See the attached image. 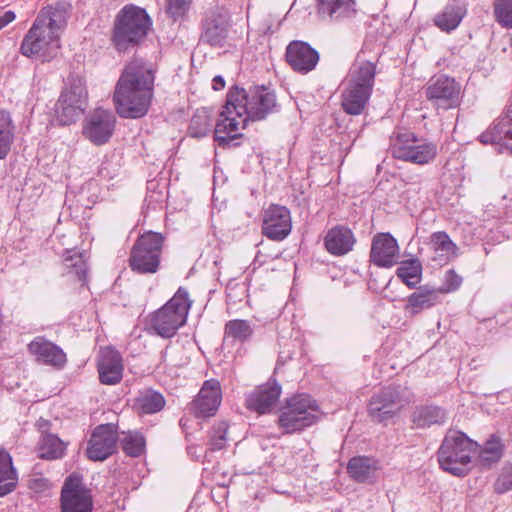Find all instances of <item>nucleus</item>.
I'll return each mask as SVG.
<instances>
[{
  "instance_id": "obj_29",
  "label": "nucleus",
  "mask_w": 512,
  "mask_h": 512,
  "mask_svg": "<svg viewBox=\"0 0 512 512\" xmlns=\"http://www.w3.org/2000/svg\"><path fill=\"white\" fill-rule=\"evenodd\" d=\"M465 14L464 5L458 1H453L435 15L434 23L440 30L450 32L459 26Z\"/></svg>"
},
{
  "instance_id": "obj_35",
  "label": "nucleus",
  "mask_w": 512,
  "mask_h": 512,
  "mask_svg": "<svg viewBox=\"0 0 512 512\" xmlns=\"http://www.w3.org/2000/svg\"><path fill=\"white\" fill-rule=\"evenodd\" d=\"M66 273L75 276L80 281L86 280L87 263L84 255L75 250H67L63 258Z\"/></svg>"
},
{
  "instance_id": "obj_24",
  "label": "nucleus",
  "mask_w": 512,
  "mask_h": 512,
  "mask_svg": "<svg viewBox=\"0 0 512 512\" xmlns=\"http://www.w3.org/2000/svg\"><path fill=\"white\" fill-rule=\"evenodd\" d=\"M286 60L295 71L305 74L316 67L319 54L306 42L296 40L287 46Z\"/></svg>"
},
{
  "instance_id": "obj_39",
  "label": "nucleus",
  "mask_w": 512,
  "mask_h": 512,
  "mask_svg": "<svg viewBox=\"0 0 512 512\" xmlns=\"http://www.w3.org/2000/svg\"><path fill=\"white\" fill-rule=\"evenodd\" d=\"M212 123L209 111L205 108L199 109L191 119L189 133L195 138L206 136L212 127Z\"/></svg>"
},
{
  "instance_id": "obj_50",
  "label": "nucleus",
  "mask_w": 512,
  "mask_h": 512,
  "mask_svg": "<svg viewBox=\"0 0 512 512\" xmlns=\"http://www.w3.org/2000/svg\"><path fill=\"white\" fill-rule=\"evenodd\" d=\"M213 89L218 91L225 87V81L221 76H215L213 78Z\"/></svg>"
},
{
  "instance_id": "obj_3",
  "label": "nucleus",
  "mask_w": 512,
  "mask_h": 512,
  "mask_svg": "<svg viewBox=\"0 0 512 512\" xmlns=\"http://www.w3.org/2000/svg\"><path fill=\"white\" fill-rule=\"evenodd\" d=\"M65 5L48 6L41 10L24 36L20 53L28 58L48 62L57 56L61 47L60 37L66 26Z\"/></svg>"
},
{
  "instance_id": "obj_4",
  "label": "nucleus",
  "mask_w": 512,
  "mask_h": 512,
  "mask_svg": "<svg viewBox=\"0 0 512 512\" xmlns=\"http://www.w3.org/2000/svg\"><path fill=\"white\" fill-rule=\"evenodd\" d=\"M376 67L370 61L357 60L350 68L342 91L341 105L350 115L361 114L371 96Z\"/></svg>"
},
{
  "instance_id": "obj_18",
  "label": "nucleus",
  "mask_w": 512,
  "mask_h": 512,
  "mask_svg": "<svg viewBox=\"0 0 512 512\" xmlns=\"http://www.w3.org/2000/svg\"><path fill=\"white\" fill-rule=\"evenodd\" d=\"M229 19V13L224 8L209 11L203 24V40L212 46H223L228 36Z\"/></svg>"
},
{
  "instance_id": "obj_2",
  "label": "nucleus",
  "mask_w": 512,
  "mask_h": 512,
  "mask_svg": "<svg viewBox=\"0 0 512 512\" xmlns=\"http://www.w3.org/2000/svg\"><path fill=\"white\" fill-rule=\"evenodd\" d=\"M155 73L151 64L140 59L131 61L123 70L114 91L117 113L123 118H141L151 105Z\"/></svg>"
},
{
  "instance_id": "obj_47",
  "label": "nucleus",
  "mask_w": 512,
  "mask_h": 512,
  "mask_svg": "<svg viewBox=\"0 0 512 512\" xmlns=\"http://www.w3.org/2000/svg\"><path fill=\"white\" fill-rule=\"evenodd\" d=\"M461 283L462 278L454 270H448L445 274L443 286L437 290L439 291V294L441 292L449 293L457 290Z\"/></svg>"
},
{
  "instance_id": "obj_13",
  "label": "nucleus",
  "mask_w": 512,
  "mask_h": 512,
  "mask_svg": "<svg viewBox=\"0 0 512 512\" xmlns=\"http://www.w3.org/2000/svg\"><path fill=\"white\" fill-rule=\"evenodd\" d=\"M461 86L453 78L438 75L430 79L426 87L428 100L439 109H451L458 106Z\"/></svg>"
},
{
  "instance_id": "obj_20",
  "label": "nucleus",
  "mask_w": 512,
  "mask_h": 512,
  "mask_svg": "<svg viewBox=\"0 0 512 512\" xmlns=\"http://www.w3.org/2000/svg\"><path fill=\"white\" fill-rule=\"evenodd\" d=\"M281 395V386L270 380L258 386L246 396V406L259 414L269 413L277 404Z\"/></svg>"
},
{
  "instance_id": "obj_40",
  "label": "nucleus",
  "mask_w": 512,
  "mask_h": 512,
  "mask_svg": "<svg viewBox=\"0 0 512 512\" xmlns=\"http://www.w3.org/2000/svg\"><path fill=\"white\" fill-rule=\"evenodd\" d=\"M503 453V445L500 439L492 436L483 446L479 453V460L485 466H491L498 462Z\"/></svg>"
},
{
  "instance_id": "obj_44",
  "label": "nucleus",
  "mask_w": 512,
  "mask_h": 512,
  "mask_svg": "<svg viewBox=\"0 0 512 512\" xmlns=\"http://www.w3.org/2000/svg\"><path fill=\"white\" fill-rule=\"evenodd\" d=\"M508 139L510 138L506 136L504 130L496 122L479 137L480 142L483 144L497 143L503 145L504 141Z\"/></svg>"
},
{
  "instance_id": "obj_26",
  "label": "nucleus",
  "mask_w": 512,
  "mask_h": 512,
  "mask_svg": "<svg viewBox=\"0 0 512 512\" xmlns=\"http://www.w3.org/2000/svg\"><path fill=\"white\" fill-rule=\"evenodd\" d=\"M355 11L354 0H317L318 15L324 20L351 17Z\"/></svg>"
},
{
  "instance_id": "obj_10",
  "label": "nucleus",
  "mask_w": 512,
  "mask_h": 512,
  "mask_svg": "<svg viewBox=\"0 0 512 512\" xmlns=\"http://www.w3.org/2000/svg\"><path fill=\"white\" fill-rule=\"evenodd\" d=\"M391 152L399 160L425 165L437 156V145L412 132H399L391 138Z\"/></svg>"
},
{
  "instance_id": "obj_49",
  "label": "nucleus",
  "mask_w": 512,
  "mask_h": 512,
  "mask_svg": "<svg viewBox=\"0 0 512 512\" xmlns=\"http://www.w3.org/2000/svg\"><path fill=\"white\" fill-rule=\"evenodd\" d=\"M15 19V14L12 11H6L0 15V30Z\"/></svg>"
},
{
  "instance_id": "obj_32",
  "label": "nucleus",
  "mask_w": 512,
  "mask_h": 512,
  "mask_svg": "<svg viewBox=\"0 0 512 512\" xmlns=\"http://www.w3.org/2000/svg\"><path fill=\"white\" fill-rule=\"evenodd\" d=\"M253 332V328L247 320H230L225 325L224 342L244 343L252 337Z\"/></svg>"
},
{
  "instance_id": "obj_17",
  "label": "nucleus",
  "mask_w": 512,
  "mask_h": 512,
  "mask_svg": "<svg viewBox=\"0 0 512 512\" xmlns=\"http://www.w3.org/2000/svg\"><path fill=\"white\" fill-rule=\"evenodd\" d=\"M116 442L117 434L112 425L104 424L96 427L88 443L87 457L94 461L105 460L113 453Z\"/></svg>"
},
{
  "instance_id": "obj_5",
  "label": "nucleus",
  "mask_w": 512,
  "mask_h": 512,
  "mask_svg": "<svg viewBox=\"0 0 512 512\" xmlns=\"http://www.w3.org/2000/svg\"><path fill=\"white\" fill-rule=\"evenodd\" d=\"M478 452V444L457 430L445 435L438 450L440 467L455 476H464L470 470L472 458Z\"/></svg>"
},
{
  "instance_id": "obj_1",
  "label": "nucleus",
  "mask_w": 512,
  "mask_h": 512,
  "mask_svg": "<svg viewBox=\"0 0 512 512\" xmlns=\"http://www.w3.org/2000/svg\"><path fill=\"white\" fill-rule=\"evenodd\" d=\"M275 103V95L264 87L231 89L215 125V140L220 146L229 145L242 135L249 120L264 119L273 110Z\"/></svg>"
},
{
  "instance_id": "obj_6",
  "label": "nucleus",
  "mask_w": 512,
  "mask_h": 512,
  "mask_svg": "<svg viewBox=\"0 0 512 512\" xmlns=\"http://www.w3.org/2000/svg\"><path fill=\"white\" fill-rule=\"evenodd\" d=\"M152 25L145 9L126 5L116 16L113 41L119 51L138 44L145 38Z\"/></svg>"
},
{
  "instance_id": "obj_7",
  "label": "nucleus",
  "mask_w": 512,
  "mask_h": 512,
  "mask_svg": "<svg viewBox=\"0 0 512 512\" xmlns=\"http://www.w3.org/2000/svg\"><path fill=\"white\" fill-rule=\"evenodd\" d=\"M191 305L187 290L180 287L165 305L150 315V328L163 338L174 336L186 323Z\"/></svg>"
},
{
  "instance_id": "obj_41",
  "label": "nucleus",
  "mask_w": 512,
  "mask_h": 512,
  "mask_svg": "<svg viewBox=\"0 0 512 512\" xmlns=\"http://www.w3.org/2000/svg\"><path fill=\"white\" fill-rule=\"evenodd\" d=\"M122 447L126 454L132 457L139 456L145 447V440L142 434L129 432L122 439Z\"/></svg>"
},
{
  "instance_id": "obj_25",
  "label": "nucleus",
  "mask_w": 512,
  "mask_h": 512,
  "mask_svg": "<svg viewBox=\"0 0 512 512\" xmlns=\"http://www.w3.org/2000/svg\"><path fill=\"white\" fill-rule=\"evenodd\" d=\"M440 302L439 291L436 288L422 286L406 299L404 311L413 317L424 310L430 309Z\"/></svg>"
},
{
  "instance_id": "obj_15",
  "label": "nucleus",
  "mask_w": 512,
  "mask_h": 512,
  "mask_svg": "<svg viewBox=\"0 0 512 512\" xmlns=\"http://www.w3.org/2000/svg\"><path fill=\"white\" fill-rule=\"evenodd\" d=\"M116 118L110 110L95 109L83 123V135L94 145H103L112 137Z\"/></svg>"
},
{
  "instance_id": "obj_48",
  "label": "nucleus",
  "mask_w": 512,
  "mask_h": 512,
  "mask_svg": "<svg viewBox=\"0 0 512 512\" xmlns=\"http://www.w3.org/2000/svg\"><path fill=\"white\" fill-rule=\"evenodd\" d=\"M496 123L504 130L506 136L512 139V100L507 105L504 115Z\"/></svg>"
},
{
  "instance_id": "obj_33",
  "label": "nucleus",
  "mask_w": 512,
  "mask_h": 512,
  "mask_svg": "<svg viewBox=\"0 0 512 512\" xmlns=\"http://www.w3.org/2000/svg\"><path fill=\"white\" fill-rule=\"evenodd\" d=\"M446 418V412L436 406L421 407L413 413V423L418 428L444 423Z\"/></svg>"
},
{
  "instance_id": "obj_36",
  "label": "nucleus",
  "mask_w": 512,
  "mask_h": 512,
  "mask_svg": "<svg viewBox=\"0 0 512 512\" xmlns=\"http://www.w3.org/2000/svg\"><path fill=\"white\" fill-rule=\"evenodd\" d=\"M66 444L54 434L42 437L38 447L39 457L43 459H58L64 455Z\"/></svg>"
},
{
  "instance_id": "obj_8",
  "label": "nucleus",
  "mask_w": 512,
  "mask_h": 512,
  "mask_svg": "<svg viewBox=\"0 0 512 512\" xmlns=\"http://www.w3.org/2000/svg\"><path fill=\"white\" fill-rule=\"evenodd\" d=\"M320 416L317 402L307 394H298L286 400L278 417V426L284 433L292 434L312 426Z\"/></svg>"
},
{
  "instance_id": "obj_14",
  "label": "nucleus",
  "mask_w": 512,
  "mask_h": 512,
  "mask_svg": "<svg viewBox=\"0 0 512 512\" xmlns=\"http://www.w3.org/2000/svg\"><path fill=\"white\" fill-rule=\"evenodd\" d=\"M62 512H91L93 501L90 491L83 485L79 475H70L62 488Z\"/></svg>"
},
{
  "instance_id": "obj_16",
  "label": "nucleus",
  "mask_w": 512,
  "mask_h": 512,
  "mask_svg": "<svg viewBox=\"0 0 512 512\" xmlns=\"http://www.w3.org/2000/svg\"><path fill=\"white\" fill-rule=\"evenodd\" d=\"M291 216L284 206L271 205L263 214V234L271 240L285 239L291 231Z\"/></svg>"
},
{
  "instance_id": "obj_27",
  "label": "nucleus",
  "mask_w": 512,
  "mask_h": 512,
  "mask_svg": "<svg viewBox=\"0 0 512 512\" xmlns=\"http://www.w3.org/2000/svg\"><path fill=\"white\" fill-rule=\"evenodd\" d=\"M354 244L352 232L345 227H334L325 236V247L333 255L348 253Z\"/></svg>"
},
{
  "instance_id": "obj_30",
  "label": "nucleus",
  "mask_w": 512,
  "mask_h": 512,
  "mask_svg": "<svg viewBox=\"0 0 512 512\" xmlns=\"http://www.w3.org/2000/svg\"><path fill=\"white\" fill-rule=\"evenodd\" d=\"M379 469L378 460L365 456L354 457L350 459L347 465L349 475L358 482L372 479Z\"/></svg>"
},
{
  "instance_id": "obj_28",
  "label": "nucleus",
  "mask_w": 512,
  "mask_h": 512,
  "mask_svg": "<svg viewBox=\"0 0 512 512\" xmlns=\"http://www.w3.org/2000/svg\"><path fill=\"white\" fill-rule=\"evenodd\" d=\"M430 249L433 251L432 259L443 265L456 256L457 246L445 232H435L430 237Z\"/></svg>"
},
{
  "instance_id": "obj_43",
  "label": "nucleus",
  "mask_w": 512,
  "mask_h": 512,
  "mask_svg": "<svg viewBox=\"0 0 512 512\" xmlns=\"http://www.w3.org/2000/svg\"><path fill=\"white\" fill-rule=\"evenodd\" d=\"M190 4V0H166V12L173 20H182L187 16Z\"/></svg>"
},
{
  "instance_id": "obj_21",
  "label": "nucleus",
  "mask_w": 512,
  "mask_h": 512,
  "mask_svg": "<svg viewBox=\"0 0 512 512\" xmlns=\"http://www.w3.org/2000/svg\"><path fill=\"white\" fill-rule=\"evenodd\" d=\"M222 400L219 381L210 379L204 382L198 396L192 403V410L197 417L213 416Z\"/></svg>"
},
{
  "instance_id": "obj_11",
  "label": "nucleus",
  "mask_w": 512,
  "mask_h": 512,
  "mask_svg": "<svg viewBox=\"0 0 512 512\" xmlns=\"http://www.w3.org/2000/svg\"><path fill=\"white\" fill-rule=\"evenodd\" d=\"M163 237L159 233L147 232L135 243L130 254V267L140 274L155 273L160 264Z\"/></svg>"
},
{
  "instance_id": "obj_19",
  "label": "nucleus",
  "mask_w": 512,
  "mask_h": 512,
  "mask_svg": "<svg viewBox=\"0 0 512 512\" xmlns=\"http://www.w3.org/2000/svg\"><path fill=\"white\" fill-rule=\"evenodd\" d=\"M399 258L397 240L390 233H378L373 237L370 259L378 267H392Z\"/></svg>"
},
{
  "instance_id": "obj_34",
  "label": "nucleus",
  "mask_w": 512,
  "mask_h": 512,
  "mask_svg": "<svg viewBox=\"0 0 512 512\" xmlns=\"http://www.w3.org/2000/svg\"><path fill=\"white\" fill-rule=\"evenodd\" d=\"M396 274L409 288H414L421 282L422 264L418 259L402 261Z\"/></svg>"
},
{
  "instance_id": "obj_9",
  "label": "nucleus",
  "mask_w": 512,
  "mask_h": 512,
  "mask_svg": "<svg viewBox=\"0 0 512 512\" xmlns=\"http://www.w3.org/2000/svg\"><path fill=\"white\" fill-rule=\"evenodd\" d=\"M88 92L83 77L70 76L55 105V115L62 125L74 123L87 107Z\"/></svg>"
},
{
  "instance_id": "obj_37",
  "label": "nucleus",
  "mask_w": 512,
  "mask_h": 512,
  "mask_svg": "<svg viewBox=\"0 0 512 512\" xmlns=\"http://www.w3.org/2000/svg\"><path fill=\"white\" fill-rule=\"evenodd\" d=\"M135 405L137 408L146 414H152L160 411L164 405L165 400L163 396L153 390H144L139 392Z\"/></svg>"
},
{
  "instance_id": "obj_23",
  "label": "nucleus",
  "mask_w": 512,
  "mask_h": 512,
  "mask_svg": "<svg viewBox=\"0 0 512 512\" xmlns=\"http://www.w3.org/2000/svg\"><path fill=\"white\" fill-rule=\"evenodd\" d=\"M28 351L38 363L61 369L67 362L65 352L53 342L38 336L28 344Z\"/></svg>"
},
{
  "instance_id": "obj_46",
  "label": "nucleus",
  "mask_w": 512,
  "mask_h": 512,
  "mask_svg": "<svg viewBox=\"0 0 512 512\" xmlns=\"http://www.w3.org/2000/svg\"><path fill=\"white\" fill-rule=\"evenodd\" d=\"M495 491L499 494L512 490V466L502 468L495 484Z\"/></svg>"
},
{
  "instance_id": "obj_22",
  "label": "nucleus",
  "mask_w": 512,
  "mask_h": 512,
  "mask_svg": "<svg viewBox=\"0 0 512 512\" xmlns=\"http://www.w3.org/2000/svg\"><path fill=\"white\" fill-rule=\"evenodd\" d=\"M98 373L102 384L115 385L123 377V361L120 353L111 348H101L98 359Z\"/></svg>"
},
{
  "instance_id": "obj_42",
  "label": "nucleus",
  "mask_w": 512,
  "mask_h": 512,
  "mask_svg": "<svg viewBox=\"0 0 512 512\" xmlns=\"http://www.w3.org/2000/svg\"><path fill=\"white\" fill-rule=\"evenodd\" d=\"M494 14L502 27L512 28V0H495Z\"/></svg>"
},
{
  "instance_id": "obj_31",
  "label": "nucleus",
  "mask_w": 512,
  "mask_h": 512,
  "mask_svg": "<svg viewBox=\"0 0 512 512\" xmlns=\"http://www.w3.org/2000/svg\"><path fill=\"white\" fill-rule=\"evenodd\" d=\"M17 473L12 465V458L4 450H0V497L14 490L17 484Z\"/></svg>"
},
{
  "instance_id": "obj_38",
  "label": "nucleus",
  "mask_w": 512,
  "mask_h": 512,
  "mask_svg": "<svg viewBox=\"0 0 512 512\" xmlns=\"http://www.w3.org/2000/svg\"><path fill=\"white\" fill-rule=\"evenodd\" d=\"M14 133L10 114L0 109V159H4L10 151Z\"/></svg>"
},
{
  "instance_id": "obj_45",
  "label": "nucleus",
  "mask_w": 512,
  "mask_h": 512,
  "mask_svg": "<svg viewBox=\"0 0 512 512\" xmlns=\"http://www.w3.org/2000/svg\"><path fill=\"white\" fill-rule=\"evenodd\" d=\"M228 431V424L226 422L218 423L210 437V449L213 451L221 450L226 445V435Z\"/></svg>"
},
{
  "instance_id": "obj_12",
  "label": "nucleus",
  "mask_w": 512,
  "mask_h": 512,
  "mask_svg": "<svg viewBox=\"0 0 512 512\" xmlns=\"http://www.w3.org/2000/svg\"><path fill=\"white\" fill-rule=\"evenodd\" d=\"M412 392L403 387H385L373 395L369 402V414L382 422L394 417L412 401Z\"/></svg>"
}]
</instances>
